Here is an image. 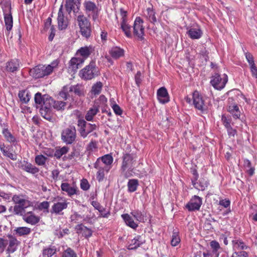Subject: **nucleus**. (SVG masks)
<instances>
[{"label":"nucleus","instance_id":"obj_38","mask_svg":"<svg viewBox=\"0 0 257 257\" xmlns=\"http://www.w3.org/2000/svg\"><path fill=\"white\" fill-rule=\"evenodd\" d=\"M102 86L103 84L101 82H96L92 86L91 93L95 95H98L101 91Z\"/></svg>","mask_w":257,"mask_h":257},{"label":"nucleus","instance_id":"obj_18","mask_svg":"<svg viewBox=\"0 0 257 257\" xmlns=\"http://www.w3.org/2000/svg\"><path fill=\"white\" fill-rule=\"evenodd\" d=\"M20 168L22 170L33 174L37 173L39 171V169L35 166L32 165L30 163L25 161L21 163Z\"/></svg>","mask_w":257,"mask_h":257},{"label":"nucleus","instance_id":"obj_12","mask_svg":"<svg viewBox=\"0 0 257 257\" xmlns=\"http://www.w3.org/2000/svg\"><path fill=\"white\" fill-rule=\"evenodd\" d=\"M83 5L86 13L88 15H90L91 13L93 14V20H95L97 19L98 12V8L96 7V5L91 1H87L84 2Z\"/></svg>","mask_w":257,"mask_h":257},{"label":"nucleus","instance_id":"obj_28","mask_svg":"<svg viewBox=\"0 0 257 257\" xmlns=\"http://www.w3.org/2000/svg\"><path fill=\"white\" fill-rule=\"evenodd\" d=\"M126 224L133 229H136L138 224L134 221L133 218L128 214H124L121 215Z\"/></svg>","mask_w":257,"mask_h":257},{"label":"nucleus","instance_id":"obj_11","mask_svg":"<svg viewBox=\"0 0 257 257\" xmlns=\"http://www.w3.org/2000/svg\"><path fill=\"white\" fill-rule=\"evenodd\" d=\"M193 104L195 107L201 111L205 109L204 101L202 96L197 91H195L193 93Z\"/></svg>","mask_w":257,"mask_h":257},{"label":"nucleus","instance_id":"obj_6","mask_svg":"<svg viewBox=\"0 0 257 257\" xmlns=\"http://www.w3.org/2000/svg\"><path fill=\"white\" fill-rule=\"evenodd\" d=\"M227 80L228 78L227 75H224L223 77L221 78L220 75L216 73L214 75L212 76L210 83L215 89L221 90L224 87Z\"/></svg>","mask_w":257,"mask_h":257},{"label":"nucleus","instance_id":"obj_46","mask_svg":"<svg viewBox=\"0 0 257 257\" xmlns=\"http://www.w3.org/2000/svg\"><path fill=\"white\" fill-rule=\"evenodd\" d=\"M53 99L48 96H47L45 100H43V103L41 106H46V107H48L50 108V110H51V108L53 107Z\"/></svg>","mask_w":257,"mask_h":257},{"label":"nucleus","instance_id":"obj_2","mask_svg":"<svg viewBox=\"0 0 257 257\" xmlns=\"http://www.w3.org/2000/svg\"><path fill=\"white\" fill-rule=\"evenodd\" d=\"M58 65L57 61L52 62L50 65H38L31 69L30 71V75L35 78H39L50 74L53 69Z\"/></svg>","mask_w":257,"mask_h":257},{"label":"nucleus","instance_id":"obj_41","mask_svg":"<svg viewBox=\"0 0 257 257\" xmlns=\"http://www.w3.org/2000/svg\"><path fill=\"white\" fill-rule=\"evenodd\" d=\"M51 112V110H50V108L46 107V106L40 107V112L41 113L42 116L47 119L50 118Z\"/></svg>","mask_w":257,"mask_h":257},{"label":"nucleus","instance_id":"obj_43","mask_svg":"<svg viewBox=\"0 0 257 257\" xmlns=\"http://www.w3.org/2000/svg\"><path fill=\"white\" fill-rule=\"evenodd\" d=\"M68 150L69 149L67 147H63L60 149H57L54 153V156L57 159H60L62 156L68 152Z\"/></svg>","mask_w":257,"mask_h":257},{"label":"nucleus","instance_id":"obj_50","mask_svg":"<svg viewBox=\"0 0 257 257\" xmlns=\"http://www.w3.org/2000/svg\"><path fill=\"white\" fill-rule=\"evenodd\" d=\"M3 134L5 137L6 139L9 142H14L15 138L12 135L11 133L9 131L8 129L4 128L3 130Z\"/></svg>","mask_w":257,"mask_h":257},{"label":"nucleus","instance_id":"obj_8","mask_svg":"<svg viewBox=\"0 0 257 257\" xmlns=\"http://www.w3.org/2000/svg\"><path fill=\"white\" fill-rule=\"evenodd\" d=\"M95 72V63L91 62L88 66L81 70L80 74L82 78L89 80L94 77Z\"/></svg>","mask_w":257,"mask_h":257},{"label":"nucleus","instance_id":"obj_25","mask_svg":"<svg viewBox=\"0 0 257 257\" xmlns=\"http://www.w3.org/2000/svg\"><path fill=\"white\" fill-rule=\"evenodd\" d=\"M109 54L113 58L116 59L123 55L124 51L119 47H114L110 50Z\"/></svg>","mask_w":257,"mask_h":257},{"label":"nucleus","instance_id":"obj_56","mask_svg":"<svg viewBox=\"0 0 257 257\" xmlns=\"http://www.w3.org/2000/svg\"><path fill=\"white\" fill-rule=\"evenodd\" d=\"M69 87L65 86L63 89L60 92L59 95L63 98L66 99L67 97V93L68 91Z\"/></svg>","mask_w":257,"mask_h":257},{"label":"nucleus","instance_id":"obj_7","mask_svg":"<svg viewBox=\"0 0 257 257\" xmlns=\"http://www.w3.org/2000/svg\"><path fill=\"white\" fill-rule=\"evenodd\" d=\"M76 133L74 127L65 128L61 134V138L67 144H71L76 139Z\"/></svg>","mask_w":257,"mask_h":257},{"label":"nucleus","instance_id":"obj_51","mask_svg":"<svg viewBox=\"0 0 257 257\" xmlns=\"http://www.w3.org/2000/svg\"><path fill=\"white\" fill-rule=\"evenodd\" d=\"M210 246L212 249L211 251H212L213 253H219L218 250L220 248V247L218 242L215 240L211 241Z\"/></svg>","mask_w":257,"mask_h":257},{"label":"nucleus","instance_id":"obj_58","mask_svg":"<svg viewBox=\"0 0 257 257\" xmlns=\"http://www.w3.org/2000/svg\"><path fill=\"white\" fill-rule=\"evenodd\" d=\"M65 7L67 11L69 13L74 8V2L66 1Z\"/></svg>","mask_w":257,"mask_h":257},{"label":"nucleus","instance_id":"obj_26","mask_svg":"<svg viewBox=\"0 0 257 257\" xmlns=\"http://www.w3.org/2000/svg\"><path fill=\"white\" fill-rule=\"evenodd\" d=\"M76 228L85 237H89L92 235V230L82 224L77 225Z\"/></svg>","mask_w":257,"mask_h":257},{"label":"nucleus","instance_id":"obj_5","mask_svg":"<svg viewBox=\"0 0 257 257\" xmlns=\"http://www.w3.org/2000/svg\"><path fill=\"white\" fill-rule=\"evenodd\" d=\"M143 21L140 17H137L133 25V33L139 40H144L145 28L143 26Z\"/></svg>","mask_w":257,"mask_h":257},{"label":"nucleus","instance_id":"obj_16","mask_svg":"<svg viewBox=\"0 0 257 257\" xmlns=\"http://www.w3.org/2000/svg\"><path fill=\"white\" fill-rule=\"evenodd\" d=\"M23 216L25 221L32 225H35L40 221L39 217L34 215L31 211L25 213Z\"/></svg>","mask_w":257,"mask_h":257},{"label":"nucleus","instance_id":"obj_19","mask_svg":"<svg viewBox=\"0 0 257 257\" xmlns=\"http://www.w3.org/2000/svg\"><path fill=\"white\" fill-rule=\"evenodd\" d=\"M145 242L144 238L140 235L135 237L131 241V243L128 246L129 249H135L139 247L141 245Z\"/></svg>","mask_w":257,"mask_h":257},{"label":"nucleus","instance_id":"obj_47","mask_svg":"<svg viewBox=\"0 0 257 257\" xmlns=\"http://www.w3.org/2000/svg\"><path fill=\"white\" fill-rule=\"evenodd\" d=\"M47 96H44L42 97L41 93L38 92L35 94V102L36 104L40 105V107L43 103V100H45Z\"/></svg>","mask_w":257,"mask_h":257},{"label":"nucleus","instance_id":"obj_1","mask_svg":"<svg viewBox=\"0 0 257 257\" xmlns=\"http://www.w3.org/2000/svg\"><path fill=\"white\" fill-rule=\"evenodd\" d=\"M12 201L15 205L13 208L11 207L9 211L13 212L15 215H17L23 216L25 214L26 209L33 206V203L22 194L14 195L12 197Z\"/></svg>","mask_w":257,"mask_h":257},{"label":"nucleus","instance_id":"obj_63","mask_svg":"<svg viewBox=\"0 0 257 257\" xmlns=\"http://www.w3.org/2000/svg\"><path fill=\"white\" fill-rule=\"evenodd\" d=\"M141 73L140 71H138L137 73L135 75V79L136 81V83L138 86H139L140 83H141Z\"/></svg>","mask_w":257,"mask_h":257},{"label":"nucleus","instance_id":"obj_55","mask_svg":"<svg viewBox=\"0 0 257 257\" xmlns=\"http://www.w3.org/2000/svg\"><path fill=\"white\" fill-rule=\"evenodd\" d=\"M231 257H248V254L244 251H235L232 253Z\"/></svg>","mask_w":257,"mask_h":257},{"label":"nucleus","instance_id":"obj_52","mask_svg":"<svg viewBox=\"0 0 257 257\" xmlns=\"http://www.w3.org/2000/svg\"><path fill=\"white\" fill-rule=\"evenodd\" d=\"M180 242V239L177 232H174L171 239V244L173 246H176Z\"/></svg>","mask_w":257,"mask_h":257},{"label":"nucleus","instance_id":"obj_21","mask_svg":"<svg viewBox=\"0 0 257 257\" xmlns=\"http://www.w3.org/2000/svg\"><path fill=\"white\" fill-rule=\"evenodd\" d=\"M91 204L92 206L99 212L100 216L99 217H108L109 215V212L106 211L98 202L93 201L92 202Z\"/></svg>","mask_w":257,"mask_h":257},{"label":"nucleus","instance_id":"obj_17","mask_svg":"<svg viewBox=\"0 0 257 257\" xmlns=\"http://www.w3.org/2000/svg\"><path fill=\"white\" fill-rule=\"evenodd\" d=\"M158 99L162 103H165L169 101V97L167 89L161 87L157 92Z\"/></svg>","mask_w":257,"mask_h":257},{"label":"nucleus","instance_id":"obj_59","mask_svg":"<svg viewBox=\"0 0 257 257\" xmlns=\"http://www.w3.org/2000/svg\"><path fill=\"white\" fill-rule=\"evenodd\" d=\"M194 186L198 190H204L207 187V185L206 183L202 184L201 182H200L199 183H194Z\"/></svg>","mask_w":257,"mask_h":257},{"label":"nucleus","instance_id":"obj_39","mask_svg":"<svg viewBox=\"0 0 257 257\" xmlns=\"http://www.w3.org/2000/svg\"><path fill=\"white\" fill-rule=\"evenodd\" d=\"M0 150L3 152V155L7 156L13 160H16V156L7 150V148L5 147L4 144L0 145Z\"/></svg>","mask_w":257,"mask_h":257},{"label":"nucleus","instance_id":"obj_3","mask_svg":"<svg viewBox=\"0 0 257 257\" xmlns=\"http://www.w3.org/2000/svg\"><path fill=\"white\" fill-rule=\"evenodd\" d=\"M78 126L80 136L83 138H85L89 134L97 128L95 124L87 123L84 119L78 120Z\"/></svg>","mask_w":257,"mask_h":257},{"label":"nucleus","instance_id":"obj_32","mask_svg":"<svg viewBox=\"0 0 257 257\" xmlns=\"http://www.w3.org/2000/svg\"><path fill=\"white\" fill-rule=\"evenodd\" d=\"M15 231L18 235L24 236L29 234L31 232V229L27 227H19L15 229Z\"/></svg>","mask_w":257,"mask_h":257},{"label":"nucleus","instance_id":"obj_31","mask_svg":"<svg viewBox=\"0 0 257 257\" xmlns=\"http://www.w3.org/2000/svg\"><path fill=\"white\" fill-rule=\"evenodd\" d=\"M232 244L233 249L235 250H244L247 248L245 243L240 240H234L232 241Z\"/></svg>","mask_w":257,"mask_h":257},{"label":"nucleus","instance_id":"obj_36","mask_svg":"<svg viewBox=\"0 0 257 257\" xmlns=\"http://www.w3.org/2000/svg\"><path fill=\"white\" fill-rule=\"evenodd\" d=\"M5 22L7 30L10 31L13 27V21L11 14H6L5 15Z\"/></svg>","mask_w":257,"mask_h":257},{"label":"nucleus","instance_id":"obj_61","mask_svg":"<svg viewBox=\"0 0 257 257\" xmlns=\"http://www.w3.org/2000/svg\"><path fill=\"white\" fill-rule=\"evenodd\" d=\"M245 57L248 63L249 64L250 66H253V65H254L253 58L251 54H250V53H246Z\"/></svg>","mask_w":257,"mask_h":257},{"label":"nucleus","instance_id":"obj_62","mask_svg":"<svg viewBox=\"0 0 257 257\" xmlns=\"http://www.w3.org/2000/svg\"><path fill=\"white\" fill-rule=\"evenodd\" d=\"M49 207V203L47 201H43L41 202L38 206V208L40 210L48 209Z\"/></svg>","mask_w":257,"mask_h":257},{"label":"nucleus","instance_id":"obj_45","mask_svg":"<svg viewBox=\"0 0 257 257\" xmlns=\"http://www.w3.org/2000/svg\"><path fill=\"white\" fill-rule=\"evenodd\" d=\"M19 97L21 100L24 103H27L30 100V95L28 92L23 91L19 93Z\"/></svg>","mask_w":257,"mask_h":257},{"label":"nucleus","instance_id":"obj_54","mask_svg":"<svg viewBox=\"0 0 257 257\" xmlns=\"http://www.w3.org/2000/svg\"><path fill=\"white\" fill-rule=\"evenodd\" d=\"M55 249L48 248L43 250V254L44 256L51 257L55 253Z\"/></svg>","mask_w":257,"mask_h":257},{"label":"nucleus","instance_id":"obj_64","mask_svg":"<svg viewBox=\"0 0 257 257\" xmlns=\"http://www.w3.org/2000/svg\"><path fill=\"white\" fill-rule=\"evenodd\" d=\"M112 108L113 109L114 112L115 113V114L117 115H121L122 113V110L120 107L117 105L114 104L112 106Z\"/></svg>","mask_w":257,"mask_h":257},{"label":"nucleus","instance_id":"obj_53","mask_svg":"<svg viewBox=\"0 0 257 257\" xmlns=\"http://www.w3.org/2000/svg\"><path fill=\"white\" fill-rule=\"evenodd\" d=\"M62 257H77L75 252L69 248L64 251Z\"/></svg>","mask_w":257,"mask_h":257},{"label":"nucleus","instance_id":"obj_20","mask_svg":"<svg viewBox=\"0 0 257 257\" xmlns=\"http://www.w3.org/2000/svg\"><path fill=\"white\" fill-rule=\"evenodd\" d=\"M112 162L113 158L112 156L110 155H105L102 157L97 159L95 163H102L103 165H104L105 167L106 168V169L107 168L110 169V165L112 164Z\"/></svg>","mask_w":257,"mask_h":257},{"label":"nucleus","instance_id":"obj_4","mask_svg":"<svg viewBox=\"0 0 257 257\" xmlns=\"http://www.w3.org/2000/svg\"><path fill=\"white\" fill-rule=\"evenodd\" d=\"M77 21L82 35L85 38H88L91 34L90 24L89 21L83 15L78 16Z\"/></svg>","mask_w":257,"mask_h":257},{"label":"nucleus","instance_id":"obj_27","mask_svg":"<svg viewBox=\"0 0 257 257\" xmlns=\"http://www.w3.org/2000/svg\"><path fill=\"white\" fill-rule=\"evenodd\" d=\"M107 98L103 95L100 96L98 99H96L94 104L99 108H101L102 111L104 112L105 107L106 106Z\"/></svg>","mask_w":257,"mask_h":257},{"label":"nucleus","instance_id":"obj_49","mask_svg":"<svg viewBox=\"0 0 257 257\" xmlns=\"http://www.w3.org/2000/svg\"><path fill=\"white\" fill-rule=\"evenodd\" d=\"M47 159L42 155H38L35 157V162L37 165L42 166L45 165Z\"/></svg>","mask_w":257,"mask_h":257},{"label":"nucleus","instance_id":"obj_35","mask_svg":"<svg viewBox=\"0 0 257 257\" xmlns=\"http://www.w3.org/2000/svg\"><path fill=\"white\" fill-rule=\"evenodd\" d=\"M19 66L17 60H12L7 63L6 67L8 71L13 72L17 70Z\"/></svg>","mask_w":257,"mask_h":257},{"label":"nucleus","instance_id":"obj_33","mask_svg":"<svg viewBox=\"0 0 257 257\" xmlns=\"http://www.w3.org/2000/svg\"><path fill=\"white\" fill-rule=\"evenodd\" d=\"M90 48L88 47H82L77 52V55L83 57V59L87 58L90 54Z\"/></svg>","mask_w":257,"mask_h":257},{"label":"nucleus","instance_id":"obj_30","mask_svg":"<svg viewBox=\"0 0 257 257\" xmlns=\"http://www.w3.org/2000/svg\"><path fill=\"white\" fill-rule=\"evenodd\" d=\"M18 244L19 241L16 238L12 236L10 237L9 245L8 247L7 251L9 252H14L16 250V248Z\"/></svg>","mask_w":257,"mask_h":257},{"label":"nucleus","instance_id":"obj_34","mask_svg":"<svg viewBox=\"0 0 257 257\" xmlns=\"http://www.w3.org/2000/svg\"><path fill=\"white\" fill-rule=\"evenodd\" d=\"M69 91L70 92H74V93L75 94H76L78 96L84 95L82 86L79 84H77L76 85H73V86L69 87Z\"/></svg>","mask_w":257,"mask_h":257},{"label":"nucleus","instance_id":"obj_22","mask_svg":"<svg viewBox=\"0 0 257 257\" xmlns=\"http://www.w3.org/2000/svg\"><path fill=\"white\" fill-rule=\"evenodd\" d=\"M187 34L191 39H198L201 37L202 32L199 28H191L188 31Z\"/></svg>","mask_w":257,"mask_h":257},{"label":"nucleus","instance_id":"obj_40","mask_svg":"<svg viewBox=\"0 0 257 257\" xmlns=\"http://www.w3.org/2000/svg\"><path fill=\"white\" fill-rule=\"evenodd\" d=\"M121 28L124 32L125 36L128 38L132 37V33L131 31V27L126 22H121Z\"/></svg>","mask_w":257,"mask_h":257},{"label":"nucleus","instance_id":"obj_24","mask_svg":"<svg viewBox=\"0 0 257 257\" xmlns=\"http://www.w3.org/2000/svg\"><path fill=\"white\" fill-rule=\"evenodd\" d=\"M84 61V59L83 58L77 57L72 58L69 62L70 68H71L73 71L76 70L79 68V66Z\"/></svg>","mask_w":257,"mask_h":257},{"label":"nucleus","instance_id":"obj_29","mask_svg":"<svg viewBox=\"0 0 257 257\" xmlns=\"http://www.w3.org/2000/svg\"><path fill=\"white\" fill-rule=\"evenodd\" d=\"M62 191L67 193L68 195L71 196L76 193V188L74 187L70 186L67 183H63L61 185Z\"/></svg>","mask_w":257,"mask_h":257},{"label":"nucleus","instance_id":"obj_48","mask_svg":"<svg viewBox=\"0 0 257 257\" xmlns=\"http://www.w3.org/2000/svg\"><path fill=\"white\" fill-rule=\"evenodd\" d=\"M65 105H66V102H65L61 101H56L54 100V103H53V107L55 109H56L58 110H60L64 109Z\"/></svg>","mask_w":257,"mask_h":257},{"label":"nucleus","instance_id":"obj_57","mask_svg":"<svg viewBox=\"0 0 257 257\" xmlns=\"http://www.w3.org/2000/svg\"><path fill=\"white\" fill-rule=\"evenodd\" d=\"M203 254L204 257H218L219 253H213L211 250H206Z\"/></svg>","mask_w":257,"mask_h":257},{"label":"nucleus","instance_id":"obj_13","mask_svg":"<svg viewBox=\"0 0 257 257\" xmlns=\"http://www.w3.org/2000/svg\"><path fill=\"white\" fill-rule=\"evenodd\" d=\"M133 154H126L122 157V163L121 169L124 172L127 168H131L135 160Z\"/></svg>","mask_w":257,"mask_h":257},{"label":"nucleus","instance_id":"obj_23","mask_svg":"<svg viewBox=\"0 0 257 257\" xmlns=\"http://www.w3.org/2000/svg\"><path fill=\"white\" fill-rule=\"evenodd\" d=\"M99 112V108L94 104L93 106L87 111L85 118L87 121L92 120L94 116Z\"/></svg>","mask_w":257,"mask_h":257},{"label":"nucleus","instance_id":"obj_37","mask_svg":"<svg viewBox=\"0 0 257 257\" xmlns=\"http://www.w3.org/2000/svg\"><path fill=\"white\" fill-rule=\"evenodd\" d=\"M131 215L139 222H144L145 216L143 213L138 210L131 212Z\"/></svg>","mask_w":257,"mask_h":257},{"label":"nucleus","instance_id":"obj_14","mask_svg":"<svg viewBox=\"0 0 257 257\" xmlns=\"http://www.w3.org/2000/svg\"><path fill=\"white\" fill-rule=\"evenodd\" d=\"M94 167L98 171L96 173V178L99 182L102 181L104 178L105 172H108L110 169L105 167L102 163H95Z\"/></svg>","mask_w":257,"mask_h":257},{"label":"nucleus","instance_id":"obj_9","mask_svg":"<svg viewBox=\"0 0 257 257\" xmlns=\"http://www.w3.org/2000/svg\"><path fill=\"white\" fill-rule=\"evenodd\" d=\"M201 204V198L198 196L195 195L186 205V208L190 211L198 210Z\"/></svg>","mask_w":257,"mask_h":257},{"label":"nucleus","instance_id":"obj_60","mask_svg":"<svg viewBox=\"0 0 257 257\" xmlns=\"http://www.w3.org/2000/svg\"><path fill=\"white\" fill-rule=\"evenodd\" d=\"M81 188L83 190H87L89 188V184L86 179H83L81 182Z\"/></svg>","mask_w":257,"mask_h":257},{"label":"nucleus","instance_id":"obj_10","mask_svg":"<svg viewBox=\"0 0 257 257\" xmlns=\"http://www.w3.org/2000/svg\"><path fill=\"white\" fill-rule=\"evenodd\" d=\"M56 202L54 203L52 207V213L59 214L63 210L66 209L68 206V203L65 199L58 198L56 199Z\"/></svg>","mask_w":257,"mask_h":257},{"label":"nucleus","instance_id":"obj_15","mask_svg":"<svg viewBox=\"0 0 257 257\" xmlns=\"http://www.w3.org/2000/svg\"><path fill=\"white\" fill-rule=\"evenodd\" d=\"M62 5L61 6L59 12L58 14V24L59 29L60 30L65 29L68 24V22L67 19H65L64 17L63 13L62 12Z\"/></svg>","mask_w":257,"mask_h":257},{"label":"nucleus","instance_id":"obj_44","mask_svg":"<svg viewBox=\"0 0 257 257\" xmlns=\"http://www.w3.org/2000/svg\"><path fill=\"white\" fill-rule=\"evenodd\" d=\"M147 18L151 23H155L157 21V19L155 15V12L152 9L149 8L147 9Z\"/></svg>","mask_w":257,"mask_h":257},{"label":"nucleus","instance_id":"obj_42","mask_svg":"<svg viewBox=\"0 0 257 257\" xmlns=\"http://www.w3.org/2000/svg\"><path fill=\"white\" fill-rule=\"evenodd\" d=\"M138 186V181L136 179L130 180L127 183L128 190L133 192L137 190Z\"/></svg>","mask_w":257,"mask_h":257}]
</instances>
